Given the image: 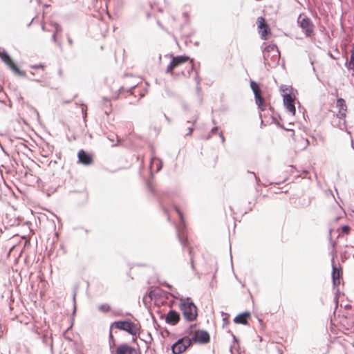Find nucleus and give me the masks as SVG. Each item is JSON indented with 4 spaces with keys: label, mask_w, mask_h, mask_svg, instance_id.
Segmentation results:
<instances>
[{
    "label": "nucleus",
    "mask_w": 354,
    "mask_h": 354,
    "mask_svg": "<svg viewBox=\"0 0 354 354\" xmlns=\"http://www.w3.org/2000/svg\"><path fill=\"white\" fill-rule=\"evenodd\" d=\"M0 58L15 74L21 77L25 76V72L18 68L8 53L4 51L0 52Z\"/></svg>",
    "instance_id": "obj_9"
},
{
    "label": "nucleus",
    "mask_w": 354,
    "mask_h": 354,
    "mask_svg": "<svg viewBox=\"0 0 354 354\" xmlns=\"http://www.w3.org/2000/svg\"><path fill=\"white\" fill-rule=\"evenodd\" d=\"M180 241L182 243V244H185L187 239L184 236H180Z\"/></svg>",
    "instance_id": "obj_30"
},
{
    "label": "nucleus",
    "mask_w": 354,
    "mask_h": 354,
    "mask_svg": "<svg viewBox=\"0 0 354 354\" xmlns=\"http://www.w3.org/2000/svg\"><path fill=\"white\" fill-rule=\"evenodd\" d=\"M270 52H274L276 53H278V51H277L275 46L269 45L265 48V49L263 50V57L266 60L268 59V58L269 57V53Z\"/></svg>",
    "instance_id": "obj_21"
},
{
    "label": "nucleus",
    "mask_w": 354,
    "mask_h": 354,
    "mask_svg": "<svg viewBox=\"0 0 354 354\" xmlns=\"http://www.w3.org/2000/svg\"><path fill=\"white\" fill-rule=\"evenodd\" d=\"M349 68L354 71V43L352 44V48L351 50V57L349 62Z\"/></svg>",
    "instance_id": "obj_24"
},
{
    "label": "nucleus",
    "mask_w": 354,
    "mask_h": 354,
    "mask_svg": "<svg viewBox=\"0 0 354 354\" xmlns=\"http://www.w3.org/2000/svg\"><path fill=\"white\" fill-rule=\"evenodd\" d=\"M122 88L119 89L120 93H121V92H122Z\"/></svg>",
    "instance_id": "obj_34"
},
{
    "label": "nucleus",
    "mask_w": 354,
    "mask_h": 354,
    "mask_svg": "<svg viewBox=\"0 0 354 354\" xmlns=\"http://www.w3.org/2000/svg\"><path fill=\"white\" fill-rule=\"evenodd\" d=\"M257 23L258 24L259 31L260 30H262L263 28H264V27L268 26L267 23L266 22L265 19L263 17H258Z\"/></svg>",
    "instance_id": "obj_23"
},
{
    "label": "nucleus",
    "mask_w": 354,
    "mask_h": 354,
    "mask_svg": "<svg viewBox=\"0 0 354 354\" xmlns=\"http://www.w3.org/2000/svg\"><path fill=\"white\" fill-rule=\"evenodd\" d=\"M350 323L351 326H354V315L351 317Z\"/></svg>",
    "instance_id": "obj_31"
},
{
    "label": "nucleus",
    "mask_w": 354,
    "mask_h": 354,
    "mask_svg": "<svg viewBox=\"0 0 354 354\" xmlns=\"http://www.w3.org/2000/svg\"><path fill=\"white\" fill-rule=\"evenodd\" d=\"M250 317V313H243L235 317L234 322L236 324L245 325L248 324V319Z\"/></svg>",
    "instance_id": "obj_17"
},
{
    "label": "nucleus",
    "mask_w": 354,
    "mask_h": 354,
    "mask_svg": "<svg viewBox=\"0 0 354 354\" xmlns=\"http://www.w3.org/2000/svg\"><path fill=\"white\" fill-rule=\"evenodd\" d=\"M338 231H341V234H339V236H340L342 234L348 235L351 232V227L348 225H344L339 230H338Z\"/></svg>",
    "instance_id": "obj_25"
},
{
    "label": "nucleus",
    "mask_w": 354,
    "mask_h": 354,
    "mask_svg": "<svg viewBox=\"0 0 354 354\" xmlns=\"http://www.w3.org/2000/svg\"><path fill=\"white\" fill-rule=\"evenodd\" d=\"M250 87L254 94V98L257 97V96L262 95L261 90L259 87V85L257 82L254 81H251Z\"/></svg>",
    "instance_id": "obj_20"
},
{
    "label": "nucleus",
    "mask_w": 354,
    "mask_h": 354,
    "mask_svg": "<svg viewBox=\"0 0 354 354\" xmlns=\"http://www.w3.org/2000/svg\"><path fill=\"white\" fill-rule=\"evenodd\" d=\"M179 321H180L179 314L175 310H169L166 317L167 323L171 324V325H176V324L178 323Z\"/></svg>",
    "instance_id": "obj_15"
},
{
    "label": "nucleus",
    "mask_w": 354,
    "mask_h": 354,
    "mask_svg": "<svg viewBox=\"0 0 354 354\" xmlns=\"http://www.w3.org/2000/svg\"><path fill=\"white\" fill-rule=\"evenodd\" d=\"M0 58L15 74L21 77L25 76V72L18 68L8 53L4 51L0 52Z\"/></svg>",
    "instance_id": "obj_6"
},
{
    "label": "nucleus",
    "mask_w": 354,
    "mask_h": 354,
    "mask_svg": "<svg viewBox=\"0 0 354 354\" xmlns=\"http://www.w3.org/2000/svg\"><path fill=\"white\" fill-rule=\"evenodd\" d=\"M115 354H138V353L135 348L123 344L116 348Z\"/></svg>",
    "instance_id": "obj_14"
},
{
    "label": "nucleus",
    "mask_w": 354,
    "mask_h": 354,
    "mask_svg": "<svg viewBox=\"0 0 354 354\" xmlns=\"http://www.w3.org/2000/svg\"><path fill=\"white\" fill-rule=\"evenodd\" d=\"M332 277L334 286H339L340 283L341 272L340 270L335 266L333 268Z\"/></svg>",
    "instance_id": "obj_18"
},
{
    "label": "nucleus",
    "mask_w": 354,
    "mask_h": 354,
    "mask_svg": "<svg viewBox=\"0 0 354 354\" xmlns=\"http://www.w3.org/2000/svg\"><path fill=\"white\" fill-rule=\"evenodd\" d=\"M296 97L295 95L291 93H286L283 95V105L287 109V111L291 114V115L295 116L296 114V108L295 106V101Z\"/></svg>",
    "instance_id": "obj_11"
},
{
    "label": "nucleus",
    "mask_w": 354,
    "mask_h": 354,
    "mask_svg": "<svg viewBox=\"0 0 354 354\" xmlns=\"http://www.w3.org/2000/svg\"><path fill=\"white\" fill-rule=\"evenodd\" d=\"M195 325H191L186 330L187 335L190 337L192 342L207 344L210 340L209 333L203 330H195Z\"/></svg>",
    "instance_id": "obj_4"
},
{
    "label": "nucleus",
    "mask_w": 354,
    "mask_h": 354,
    "mask_svg": "<svg viewBox=\"0 0 354 354\" xmlns=\"http://www.w3.org/2000/svg\"><path fill=\"white\" fill-rule=\"evenodd\" d=\"M44 31L52 32L53 39L55 42H58L57 35L62 32L61 26L55 22L44 23L42 25Z\"/></svg>",
    "instance_id": "obj_10"
},
{
    "label": "nucleus",
    "mask_w": 354,
    "mask_h": 354,
    "mask_svg": "<svg viewBox=\"0 0 354 354\" xmlns=\"http://www.w3.org/2000/svg\"><path fill=\"white\" fill-rule=\"evenodd\" d=\"M118 98V95H117V96H111V100H116Z\"/></svg>",
    "instance_id": "obj_32"
},
{
    "label": "nucleus",
    "mask_w": 354,
    "mask_h": 354,
    "mask_svg": "<svg viewBox=\"0 0 354 354\" xmlns=\"http://www.w3.org/2000/svg\"><path fill=\"white\" fill-rule=\"evenodd\" d=\"M337 107L339 109L338 111V117L339 118H344L346 116L347 109L346 105L344 100L342 98H339L337 100Z\"/></svg>",
    "instance_id": "obj_16"
},
{
    "label": "nucleus",
    "mask_w": 354,
    "mask_h": 354,
    "mask_svg": "<svg viewBox=\"0 0 354 354\" xmlns=\"http://www.w3.org/2000/svg\"><path fill=\"white\" fill-rule=\"evenodd\" d=\"M124 330L132 336L137 337L140 335V326L131 320L117 321L111 324V328Z\"/></svg>",
    "instance_id": "obj_3"
},
{
    "label": "nucleus",
    "mask_w": 354,
    "mask_h": 354,
    "mask_svg": "<svg viewBox=\"0 0 354 354\" xmlns=\"http://www.w3.org/2000/svg\"><path fill=\"white\" fill-rule=\"evenodd\" d=\"M191 261H192V267H194V261H193L192 259H191Z\"/></svg>",
    "instance_id": "obj_33"
},
{
    "label": "nucleus",
    "mask_w": 354,
    "mask_h": 354,
    "mask_svg": "<svg viewBox=\"0 0 354 354\" xmlns=\"http://www.w3.org/2000/svg\"><path fill=\"white\" fill-rule=\"evenodd\" d=\"M259 32L261 35V39L266 40L268 38V34L270 33V28L268 27V26H267L264 27V28H263L262 30H260L259 31Z\"/></svg>",
    "instance_id": "obj_22"
},
{
    "label": "nucleus",
    "mask_w": 354,
    "mask_h": 354,
    "mask_svg": "<svg viewBox=\"0 0 354 354\" xmlns=\"http://www.w3.org/2000/svg\"><path fill=\"white\" fill-rule=\"evenodd\" d=\"M298 24L307 36H310L313 32V24L310 19L305 15H300L298 18Z\"/></svg>",
    "instance_id": "obj_12"
},
{
    "label": "nucleus",
    "mask_w": 354,
    "mask_h": 354,
    "mask_svg": "<svg viewBox=\"0 0 354 354\" xmlns=\"http://www.w3.org/2000/svg\"><path fill=\"white\" fill-rule=\"evenodd\" d=\"M179 309L184 319L188 322L195 321L198 317L197 307L189 299L182 301L179 304Z\"/></svg>",
    "instance_id": "obj_2"
},
{
    "label": "nucleus",
    "mask_w": 354,
    "mask_h": 354,
    "mask_svg": "<svg viewBox=\"0 0 354 354\" xmlns=\"http://www.w3.org/2000/svg\"><path fill=\"white\" fill-rule=\"evenodd\" d=\"M0 58L15 74L21 77L25 76V72L18 68L8 53L4 51L0 52Z\"/></svg>",
    "instance_id": "obj_8"
},
{
    "label": "nucleus",
    "mask_w": 354,
    "mask_h": 354,
    "mask_svg": "<svg viewBox=\"0 0 354 354\" xmlns=\"http://www.w3.org/2000/svg\"><path fill=\"white\" fill-rule=\"evenodd\" d=\"M187 124L188 131L185 133L187 136L191 135L194 129V124H191L189 122H187Z\"/></svg>",
    "instance_id": "obj_28"
},
{
    "label": "nucleus",
    "mask_w": 354,
    "mask_h": 354,
    "mask_svg": "<svg viewBox=\"0 0 354 354\" xmlns=\"http://www.w3.org/2000/svg\"><path fill=\"white\" fill-rule=\"evenodd\" d=\"M193 70L194 62L189 56H173L170 64L166 68V73L171 74L172 76L187 77L190 75Z\"/></svg>",
    "instance_id": "obj_1"
},
{
    "label": "nucleus",
    "mask_w": 354,
    "mask_h": 354,
    "mask_svg": "<svg viewBox=\"0 0 354 354\" xmlns=\"http://www.w3.org/2000/svg\"><path fill=\"white\" fill-rule=\"evenodd\" d=\"M78 162L84 165H91L93 162V156L81 149L77 153Z\"/></svg>",
    "instance_id": "obj_13"
},
{
    "label": "nucleus",
    "mask_w": 354,
    "mask_h": 354,
    "mask_svg": "<svg viewBox=\"0 0 354 354\" xmlns=\"http://www.w3.org/2000/svg\"><path fill=\"white\" fill-rule=\"evenodd\" d=\"M192 344V339L187 335L178 339L171 347L174 354H181Z\"/></svg>",
    "instance_id": "obj_5"
},
{
    "label": "nucleus",
    "mask_w": 354,
    "mask_h": 354,
    "mask_svg": "<svg viewBox=\"0 0 354 354\" xmlns=\"http://www.w3.org/2000/svg\"><path fill=\"white\" fill-rule=\"evenodd\" d=\"M0 58L15 74L21 77L25 76V72L18 68L8 53L4 51L0 52Z\"/></svg>",
    "instance_id": "obj_7"
},
{
    "label": "nucleus",
    "mask_w": 354,
    "mask_h": 354,
    "mask_svg": "<svg viewBox=\"0 0 354 354\" xmlns=\"http://www.w3.org/2000/svg\"><path fill=\"white\" fill-rule=\"evenodd\" d=\"M32 68L33 69H39V68H41V70L44 71L45 70V68H46V66L45 65H34V66H31Z\"/></svg>",
    "instance_id": "obj_29"
},
{
    "label": "nucleus",
    "mask_w": 354,
    "mask_h": 354,
    "mask_svg": "<svg viewBox=\"0 0 354 354\" xmlns=\"http://www.w3.org/2000/svg\"><path fill=\"white\" fill-rule=\"evenodd\" d=\"M99 310L104 313H108L111 310V306L108 304H103L99 306Z\"/></svg>",
    "instance_id": "obj_26"
},
{
    "label": "nucleus",
    "mask_w": 354,
    "mask_h": 354,
    "mask_svg": "<svg viewBox=\"0 0 354 354\" xmlns=\"http://www.w3.org/2000/svg\"><path fill=\"white\" fill-rule=\"evenodd\" d=\"M175 209H176L182 223L184 225V217H183V214L182 212L180 211V209L178 207H176Z\"/></svg>",
    "instance_id": "obj_27"
},
{
    "label": "nucleus",
    "mask_w": 354,
    "mask_h": 354,
    "mask_svg": "<svg viewBox=\"0 0 354 354\" xmlns=\"http://www.w3.org/2000/svg\"><path fill=\"white\" fill-rule=\"evenodd\" d=\"M255 102L257 105L258 106V108L260 111H263L266 109L268 106V104L266 102L263 97L262 95L257 96V97H255Z\"/></svg>",
    "instance_id": "obj_19"
}]
</instances>
